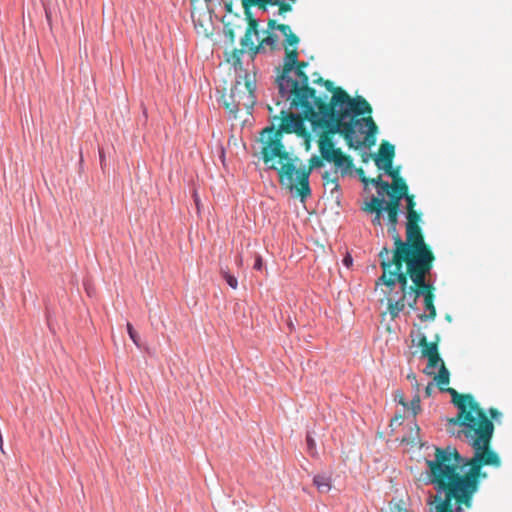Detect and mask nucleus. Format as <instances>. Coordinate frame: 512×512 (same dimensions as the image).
I'll list each match as a JSON object with an SVG mask.
<instances>
[{"label": "nucleus", "instance_id": "obj_34", "mask_svg": "<svg viewBox=\"0 0 512 512\" xmlns=\"http://www.w3.org/2000/svg\"><path fill=\"white\" fill-rule=\"evenodd\" d=\"M405 182L406 181L402 177L393 179L392 184H390V191H395L397 189V187H399L400 185H402Z\"/></svg>", "mask_w": 512, "mask_h": 512}, {"label": "nucleus", "instance_id": "obj_20", "mask_svg": "<svg viewBox=\"0 0 512 512\" xmlns=\"http://www.w3.org/2000/svg\"><path fill=\"white\" fill-rule=\"evenodd\" d=\"M368 184H373L376 186L378 190L379 195H383L386 191L390 190V184L384 180H382L381 176H378L376 178H369Z\"/></svg>", "mask_w": 512, "mask_h": 512}, {"label": "nucleus", "instance_id": "obj_8", "mask_svg": "<svg viewBox=\"0 0 512 512\" xmlns=\"http://www.w3.org/2000/svg\"><path fill=\"white\" fill-rule=\"evenodd\" d=\"M295 74L297 79H292L288 75L285 79L277 77L279 92L282 97L287 96L292 108H301L302 112L313 115L311 104L324 98L318 96L316 90L309 86V77L304 70L295 69Z\"/></svg>", "mask_w": 512, "mask_h": 512}, {"label": "nucleus", "instance_id": "obj_50", "mask_svg": "<svg viewBox=\"0 0 512 512\" xmlns=\"http://www.w3.org/2000/svg\"><path fill=\"white\" fill-rule=\"evenodd\" d=\"M289 1L292 2V3H295L297 0H289Z\"/></svg>", "mask_w": 512, "mask_h": 512}, {"label": "nucleus", "instance_id": "obj_33", "mask_svg": "<svg viewBox=\"0 0 512 512\" xmlns=\"http://www.w3.org/2000/svg\"><path fill=\"white\" fill-rule=\"evenodd\" d=\"M246 0H241L242 7L244 9L245 18H251V8L255 7V5H246Z\"/></svg>", "mask_w": 512, "mask_h": 512}, {"label": "nucleus", "instance_id": "obj_42", "mask_svg": "<svg viewBox=\"0 0 512 512\" xmlns=\"http://www.w3.org/2000/svg\"><path fill=\"white\" fill-rule=\"evenodd\" d=\"M306 441H307L308 448L310 450L313 449L315 443H314V440L309 435L307 436Z\"/></svg>", "mask_w": 512, "mask_h": 512}, {"label": "nucleus", "instance_id": "obj_49", "mask_svg": "<svg viewBox=\"0 0 512 512\" xmlns=\"http://www.w3.org/2000/svg\"><path fill=\"white\" fill-rule=\"evenodd\" d=\"M415 428L417 431H419V426L417 424H415Z\"/></svg>", "mask_w": 512, "mask_h": 512}, {"label": "nucleus", "instance_id": "obj_17", "mask_svg": "<svg viewBox=\"0 0 512 512\" xmlns=\"http://www.w3.org/2000/svg\"><path fill=\"white\" fill-rule=\"evenodd\" d=\"M389 197H390V200L388 202L385 201L384 203V209L385 210H398L400 211V204H401V200L403 199L402 196L388 190L385 192Z\"/></svg>", "mask_w": 512, "mask_h": 512}, {"label": "nucleus", "instance_id": "obj_46", "mask_svg": "<svg viewBox=\"0 0 512 512\" xmlns=\"http://www.w3.org/2000/svg\"><path fill=\"white\" fill-rule=\"evenodd\" d=\"M0 451H1L3 454H5L4 447H3V443H2V444H0Z\"/></svg>", "mask_w": 512, "mask_h": 512}, {"label": "nucleus", "instance_id": "obj_48", "mask_svg": "<svg viewBox=\"0 0 512 512\" xmlns=\"http://www.w3.org/2000/svg\"><path fill=\"white\" fill-rule=\"evenodd\" d=\"M288 325H289L290 329L292 330V329H293V324H292V322H289V324H288Z\"/></svg>", "mask_w": 512, "mask_h": 512}, {"label": "nucleus", "instance_id": "obj_36", "mask_svg": "<svg viewBox=\"0 0 512 512\" xmlns=\"http://www.w3.org/2000/svg\"><path fill=\"white\" fill-rule=\"evenodd\" d=\"M359 178H360V181L365 185L367 186L368 185V180L369 178L365 176V173H364V170L362 168H358L356 170Z\"/></svg>", "mask_w": 512, "mask_h": 512}, {"label": "nucleus", "instance_id": "obj_12", "mask_svg": "<svg viewBox=\"0 0 512 512\" xmlns=\"http://www.w3.org/2000/svg\"><path fill=\"white\" fill-rule=\"evenodd\" d=\"M395 156V147L388 141H383L380 144L379 152L376 156H374L375 164L378 168L382 166L390 167V164H393V159Z\"/></svg>", "mask_w": 512, "mask_h": 512}, {"label": "nucleus", "instance_id": "obj_21", "mask_svg": "<svg viewBox=\"0 0 512 512\" xmlns=\"http://www.w3.org/2000/svg\"><path fill=\"white\" fill-rule=\"evenodd\" d=\"M385 211L387 212L388 218V230H394V227H397L398 224L399 211L393 209Z\"/></svg>", "mask_w": 512, "mask_h": 512}, {"label": "nucleus", "instance_id": "obj_41", "mask_svg": "<svg viewBox=\"0 0 512 512\" xmlns=\"http://www.w3.org/2000/svg\"><path fill=\"white\" fill-rule=\"evenodd\" d=\"M407 378H408V379H411V380H413V381L415 382V383H414V386H415V387H416V389L418 390V389H419V384H418V382H417V380H416V376H415V374L411 373V374H409V375L407 376Z\"/></svg>", "mask_w": 512, "mask_h": 512}, {"label": "nucleus", "instance_id": "obj_6", "mask_svg": "<svg viewBox=\"0 0 512 512\" xmlns=\"http://www.w3.org/2000/svg\"><path fill=\"white\" fill-rule=\"evenodd\" d=\"M304 120H307L304 114L299 115L282 110L279 129L269 126L262 130L260 137L262 143L261 157L269 169H277L273 162L275 158H278L280 162L289 160V153L282 143L283 133H296L299 136L306 137V149L310 148V135L304 127Z\"/></svg>", "mask_w": 512, "mask_h": 512}, {"label": "nucleus", "instance_id": "obj_26", "mask_svg": "<svg viewBox=\"0 0 512 512\" xmlns=\"http://www.w3.org/2000/svg\"><path fill=\"white\" fill-rule=\"evenodd\" d=\"M314 83L324 85L327 91L332 92L333 94L338 88L334 87L333 82H331L330 80H325L322 77H319L318 79L314 80Z\"/></svg>", "mask_w": 512, "mask_h": 512}, {"label": "nucleus", "instance_id": "obj_44", "mask_svg": "<svg viewBox=\"0 0 512 512\" xmlns=\"http://www.w3.org/2000/svg\"><path fill=\"white\" fill-rule=\"evenodd\" d=\"M388 232L393 235V238L398 234L396 227H394V230H388Z\"/></svg>", "mask_w": 512, "mask_h": 512}, {"label": "nucleus", "instance_id": "obj_7", "mask_svg": "<svg viewBox=\"0 0 512 512\" xmlns=\"http://www.w3.org/2000/svg\"><path fill=\"white\" fill-rule=\"evenodd\" d=\"M406 240L399 234L394 237V248L390 250L391 257L436 258L431 247L425 242L422 229L419 226L421 213L415 210L406 214Z\"/></svg>", "mask_w": 512, "mask_h": 512}, {"label": "nucleus", "instance_id": "obj_38", "mask_svg": "<svg viewBox=\"0 0 512 512\" xmlns=\"http://www.w3.org/2000/svg\"><path fill=\"white\" fill-rule=\"evenodd\" d=\"M433 391H434V385H433V383H429L425 387V396L430 397L432 395Z\"/></svg>", "mask_w": 512, "mask_h": 512}, {"label": "nucleus", "instance_id": "obj_22", "mask_svg": "<svg viewBox=\"0 0 512 512\" xmlns=\"http://www.w3.org/2000/svg\"><path fill=\"white\" fill-rule=\"evenodd\" d=\"M285 36V48L288 46H296L299 43V37L291 31L289 27V31L282 32Z\"/></svg>", "mask_w": 512, "mask_h": 512}, {"label": "nucleus", "instance_id": "obj_24", "mask_svg": "<svg viewBox=\"0 0 512 512\" xmlns=\"http://www.w3.org/2000/svg\"><path fill=\"white\" fill-rule=\"evenodd\" d=\"M381 170H384V172L389 175L392 180L401 177L400 176V167H393V164H390V167L382 166L380 168Z\"/></svg>", "mask_w": 512, "mask_h": 512}, {"label": "nucleus", "instance_id": "obj_1", "mask_svg": "<svg viewBox=\"0 0 512 512\" xmlns=\"http://www.w3.org/2000/svg\"><path fill=\"white\" fill-rule=\"evenodd\" d=\"M440 337L431 342L423 333H418L417 345L421 356L427 358L425 373L432 375L430 369L439 366L434 380L439 389L448 392L452 403L458 408L456 417L448 419L447 430L458 438L463 437L474 451L472 457L462 456L455 447L435 448L434 458L426 460L428 480L438 495L431 505L433 512H461V506H471L472 498L478 492L481 480L487 478L483 467L499 468L501 458L491 447L494 424L479 403L470 394H460L449 384L450 373L438 351Z\"/></svg>", "mask_w": 512, "mask_h": 512}, {"label": "nucleus", "instance_id": "obj_51", "mask_svg": "<svg viewBox=\"0 0 512 512\" xmlns=\"http://www.w3.org/2000/svg\"><path fill=\"white\" fill-rule=\"evenodd\" d=\"M206 2H210L211 0H205Z\"/></svg>", "mask_w": 512, "mask_h": 512}, {"label": "nucleus", "instance_id": "obj_10", "mask_svg": "<svg viewBox=\"0 0 512 512\" xmlns=\"http://www.w3.org/2000/svg\"><path fill=\"white\" fill-rule=\"evenodd\" d=\"M247 20V28L244 36L240 40V45L244 48H248V53L251 58L254 59L259 53L265 51L268 47L271 51H274L278 46V36L270 31H266V37H264L259 44L255 45L252 40V36H259V23L251 13V18H245Z\"/></svg>", "mask_w": 512, "mask_h": 512}, {"label": "nucleus", "instance_id": "obj_14", "mask_svg": "<svg viewBox=\"0 0 512 512\" xmlns=\"http://www.w3.org/2000/svg\"><path fill=\"white\" fill-rule=\"evenodd\" d=\"M298 60V51L296 48L288 49V47L285 48V59L284 64L282 67V72L278 76L279 79H285L286 75H288L295 66V63H297Z\"/></svg>", "mask_w": 512, "mask_h": 512}, {"label": "nucleus", "instance_id": "obj_37", "mask_svg": "<svg viewBox=\"0 0 512 512\" xmlns=\"http://www.w3.org/2000/svg\"><path fill=\"white\" fill-rule=\"evenodd\" d=\"M395 399L398 401L399 404H401L403 407H407V403L405 401V398L402 393H397L395 396Z\"/></svg>", "mask_w": 512, "mask_h": 512}, {"label": "nucleus", "instance_id": "obj_25", "mask_svg": "<svg viewBox=\"0 0 512 512\" xmlns=\"http://www.w3.org/2000/svg\"><path fill=\"white\" fill-rule=\"evenodd\" d=\"M222 276L231 288L237 289L238 281H237L236 277H234L233 275L229 274L227 271H224V270H222Z\"/></svg>", "mask_w": 512, "mask_h": 512}, {"label": "nucleus", "instance_id": "obj_9", "mask_svg": "<svg viewBox=\"0 0 512 512\" xmlns=\"http://www.w3.org/2000/svg\"><path fill=\"white\" fill-rule=\"evenodd\" d=\"M256 90L255 74L246 73L243 81L237 80L228 95H223V105L225 109L236 117L241 110L248 113L253 109L256 99L254 92Z\"/></svg>", "mask_w": 512, "mask_h": 512}, {"label": "nucleus", "instance_id": "obj_11", "mask_svg": "<svg viewBox=\"0 0 512 512\" xmlns=\"http://www.w3.org/2000/svg\"><path fill=\"white\" fill-rule=\"evenodd\" d=\"M384 203H385L384 198L373 196L370 199V201L365 202L364 205L362 206V210L364 212L374 214V217L372 219V224L374 226L382 225L381 217H382V212L385 210Z\"/></svg>", "mask_w": 512, "mask_h": 512}, {"label": "nucleus", "instance_id": "obj_32", "mask_svg": "<svg viewBox=\"0 0 512 512\" xmlns=\"http://www.w3.org/2000/svg\"><path fill=\"white\" fill-rule=\"evenodd\" d=\"M437 495H438V492L436 491V494H435V495H433V496H431V497H430V499H429V500H428V502H427V504H428V506H429V511H430V512H433V511L431 510V505H434L433 501L435 500V497H436ZM473 499H474V497L472 498V500H473ZM472 506H473V502L471 503V506H469V507H466L465 505H462V506H461V508H460V509H461V512H464V509H470Z\"/></svg>", "mask_w": 512, "mask_h": 512}, {"label": "nucleus", "instance_id": "obj_31", "mask_svg": "<svg viewBox=\"0 0 512 512\" xmlns=\"http://www.w3.org/2000/svg\"><path fill=\"white\" fill-rule=\"evenodd\" d=\"M394 193L402 196V197H405L407 195H409V188H408V185L407 183H403L402 185H400L399 187H397V189L395 191H393Z\"/></svg>", "mask_w": 512, "mask_h": 512}, {"label": "nucleus", "instance_id": "obj_30", "mask_svg": "<svg viewBox=\"0 0 512 512\" xmlns=\"http://www.w3.org/2000/svg\"><path fill=\"white\" fill-rule=\"evenodd\" d=\"M225 35L229 39L230 43H234L236 38V33L234 28H231L229 24L225 25Z\"/></svg>", "mask_w": 512, "mask_h": 512}, {"label": "nucleus", "instance_id": "obj_27", "mask_svg": "<svg viewBox=\"0 0 512 512\" xmlns=\"http://www.w3.org/2000/svg\"><path fill=\"white\" fill-rule=\"evenodd\" d=\"M410 409L412 410L413 412V415H417L420 410H421V406H420V396L418 394H416L413 399L411 400L410 402Z\"/></svg>", "mask_w": 512, "mask_h": 512}, {"label": "nucleus", "instance_id": "obj_45", "mask_svg": "<svg viewBox=\"0 0 512 512\" xmlns=\"http://www.w3.org/2000/svg\"><path fill=\"white\" fill-rule=\"evenodd\" d=\"M352 262V259L351 258H345L344 259V263L348 266L349 264H351Z\"/></svg>", "mask_w": 512, "mask_h": 512}, {"label": "nucleus", "instance_id": "obj_39", "mask_svg": "<svg viewBox=\"0 0 512 512\" xmlns=\"http://www.w3.org/2000/svg\"><path fill=\"white\" fill-rule=\"evenodd\" d=\"M308 66V63L307 62H304V61H298L297 60V63H295V66L294 68L297 69V70H304V68H306Z\"/></svg>", "mask_w": 512, "mask_h": 512}, {"label": "nucleus", "instance_id": "obj_23", "mask_svg": "<svg viewBox=\"0 0 512 512\" xmlns=\"http://www.w3.org/2000/svg\"><path fill=\"white\" fill-rule=\"evenodd\" d=\"M273 30H279L281 33L289 31V25L277 24L276 20L269 19L267 23V31L273 32Z\"/></svg>", "mask_w": 512, "mask_h": 512}, {"label": "nucleus", "instance_id": "obj_15", "mask_svg": "<svg viewBox=\"0 0 512 512\" xmlns=\"http://www.w3.org/2000/svg\"><path fill=\"white\" fill-rule=\"evenodd\" d=\"M269 6H278V12L280 15L292 11V5L284 0H262L258 2L255 7H258L262 11H266Z\"/></svg>", "mask_w": 512, "mask_h": 512}, {"label": "nucleus", "instance_id": "obj_47", "mask_svg": "<svg viewBox=\"0 0 512 512\" xmlns=\"http://www.w3.org/2000/svg\"><path fill=\"white\" fill-rule=\"evenodd\" d=\"M400 418H401V416L400 417H395L394 419H392L391 422L393 423V422L399 421Z\"/></svg>", "mask_w": 512, "mask_h": 512}, {"label": "nucleus", "instance_id": "obj_16", "mask_svg": "<svg viewBox=\"0 0 512 512\" xmlns=\"http://www.w3.org/2000/svg\"><path fill=\"white\" fill-rule=\"evenodd\" d=\"M323 184L324 186H332L331 193L334 191H339L340 185H339V178L337 176V173L335 171L333 173H330L329 171H325L322 175Z\"/></svg>", "mask_w": 512, "mask_h": 512}, {"label": "nucleus", "instance_id": "obj_4", "mask_svg": "<svg viewBox=\"0 0 512 512\" xmlns=\"http://www.w3.org/2000/svg\"><path fill=\"white\" fill-rule=\"evenodd\" d=\"M378 256L382 275L376 285L386 286L387 294H391L397 283L400 286L399 297H396L397 292L387 298L391 318H397L406 305L416 310L418 298L428 288L426 276L430 274L436 258L391 257L387 247H383Z\"/></svg>", "mask_w": 512, "mask_h": 512}, {"label": "nucleus", "instance_id": "obj_19", "mask_svg": "<svg viewBox=\"0 0 512 512\" xmlns=\"http://www.w3.org/2000/svg\"><path fill=\"white\" fill-rule=\"evenodd\" d=\"M244 52H248V48H244L241 46V49H234L231 52L230 57L227 59L228 62H232V64L235 67L241 68V65H242L241 57Z\"/></svg>", "mask_w": 512, "mask_h": 512}, {"label": "nucleus", "instance_id": "obj_40", "mask_svg": "<svg viewBox=\"0 0 512 512\" xmlns=\"http://www.w3.org/2000/svg\"><path fill=\"white\" fill-rule=\"evenodd\" d=\"M254 268L257 269V270H260L262 268V259L260 256H258L256 258V261H255V264H254Z\"/></svg>", "mask_w": 512, "mask_h": 512}, {"label": "nucleus", "instance_id": "obj_18", "mask_svg": "<svg viewBox=\"0 0 512 512\" xmlns=\"http://www.w3.org/2000/svg\"><path fill=\"white\" fill-rule=\"evenodd\" d=\"M313 482L321 493H327L331 489V481L327 476L317 475L314 477Z\"/></svg>", "mask_w": 512, "mask_h": 512}, {"label": "nucleus", "instance_id": "obj_28", "mask_svg": "<svg viewBox=\"0 0 512 512\" xmlns=\"http://www.w3.org/2000/svg\"><path fill=\"white\" fill-rule=\"evenodd\" d=\"M127 332L129 334L130 339L136 346H139V336L137 332L134 330L131 323H127Z\"/></svg>", "mask_w": 512, "mask_h": 512}, {"label": "nucleus", "instance_id": "obj_29", "mask_svg": "<svg viewBox=\"0 0 512 512\" xmlns=\"http://www.w3.org/2000/svg\"><path fill=\"white\" fill-rule=\"evenodd\" d=\"M403 199L406 200V209H407V211L415 210L416 202H415L414 195L409 194V195L403 197Z\"/></svg>", "mask_w": 512, "mask_h": 512}, {"label": "nucleus", "instance_id": "obj_3", "mask_svg": "<svg viewBox=\"0 0 512 512\" xmlns=\"http://www.w3.org/2000/svg\"><path fill=\"white\" fill-rule=\"evenodd\" d=\"M311 106L313 115L303 113L314 129H322L317 143L326 157L333 156V151H342L335 147V134L342 135L347 145L355 149L375 144L378 128L371 117L372 107L362 96L351 98L345 90L337 88L330 102L318 99Z\"/></svg>", "mask_w": 512, "mask_h": 512}, {"label": "nucleus", "instance_id": "obj_43", "mask_svg": "<svg viewBox=\"0 0 512 512\" xmlns=\"http://www.w3.org/2000/svg\"><path fill=\"white\" fill-rule=\"evenodd\" d=\"M232 5H233V4H232V1L227 2V3L225 4V8H226V11H227V12H232Z\"/></svg>", "mask_w": 512, "mask_h": 512}, {"label": "nucleus", "instance_id": "obj_5", "mask_svg": "<svg viewBox=\"0 0 512 512\" xmlns=\"http://www.w3.org/2000/svg\"><path fill=\"white\" fill-rule=\"evenodd\" d=\"M322 151L319 149L320 155L312 156L306 167L296 169L294 162L289 157V160H283L281 167L276 169L280 183L290 191L295 190L302 200L311 195L309 176L312 170L323 167L324 162L332 163L335 173L339 172L342 177L352 173L354 163L350 155L345 154L343 151H333V156L326 157Z\"/></svg>", "mask_w": 512, "mask_h": 512}, {"label": "nucleus", "instance_id": "obj_2", "mask_svg": "<svg viewBox=\"0 0 512 512\" xmlns=\"http://www.w3.org/2000/svg\"><path fill=\"white\" fill-rule=\"evenodd\" d=\"M440 337L431 342L423 333H418L417 345L421 356L427 358L425 373L432 375L430 369L439 366L434 380L439 389L448 392L452 403L458 408L456 417L448 419L447 430L458 438L463 437L474 451L472 457L462 456L455 447L435 448L434 458L426 460L428 480L438 495L431 505L433 512H461V506H471L472 498L478 492L481 480L487 478L483 467L499 468L501 458L491 447L494 424L479 403L470 394H460L449 384L450 373L438 351Z\"/></svg>", "mask_w": 512, "mask_h": 512}, {"label": "nucleus", "instance_id": "obj_13", "mask_svg": "<svg viewBox=\"0 0 512 512\" xmlns=\"http://www.w3.org/2000/svg\"><path fill=\"white\" fill-rule=\"evenodd\" d=\"M434 286L430 283H428V288L425 289L424 293H422L421 296L424 298V306L427 311H429V314H421L419 318L422 321L426 320H434L437 312L436 308L434 306V300H435V294H434Z\"/></svg>", "mask_w": 512, "mask_h": 512}, {"label": "nucleus", "instance_id": "obj_35", "mask_svg": "<svg viewBox=\"0 0 512 512\" xmlns=\"http://www.w3.org/2000/svg\"><path fill=\"white\" fill-rule=\"evenodd\" d=\"M489 415H490V418H488L492 423L493 421L492 420H497L498 418L501 417V413L496 409V408H490L489 409Z\"/></svg>", "mask_w": 512, "mask_h": 512}]
</instances>
